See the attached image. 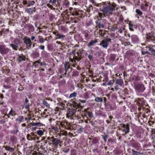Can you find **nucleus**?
I'll return each instance as SVG.
<instances>
[{
	"mask_svg": "<svg viewBox=\"0 0 155 155\" xmlns=\"http://www.w3.org/2000/svg\"><path fill=\"white\" fill-rule=\"evenodd\" d=\"M47 139L42 141L40 148L43 151L40 153L41 154H43L46 151V150L54 151L58 145L61 146V143L58 138L49 137H47Z\"/></svg>",
	"mask_w": 155,
	"mask_h": 155,
	"instance_id": "f257e3e1",
	"label": "nucleus"
},
{
	"mask_svg": "<svg viewBox=\"0 0 155 155\" xmlns=\"http://www.w3.org/2000/svg\"><path fill=\"white\" fill-rule=\"evenodd\" d=\"M102 7L100 8V11L102 13L99 12L97 17V19H104V17L112 14L117 8V4L114 2H102Z\"/></svg>",
	"mask_w": 155,
	"mask_h": 155,
	"instance_id": "f03ea898",
	"label": "nucleus"
},
{
	"mask_svg": "<svg viewBox=\"0 0 155 155\" xmlns=\"http://www.w3.org/2000/svg\"><path fill=\"white\" fill-rule=\"evenodd\" d=\"M63 14H64L63 19L64 21H68V22L70 21L71 19L73 18L71 17L72 16H75L76 18L78 17V19H79L80 17H81L82 12L76 8H70L69 10H65L63 12Z\"/></svg>",
	"mask_w": 155,
	"mask_h": 155,
	"instance_id": "7ed1b4c3",
	"label": "nucleus"
},
{
	"mask_svg": "<svg viewBox=\"0 0 155 155\" xmlns=\"http://www.w3.org/2000/svg\"><path fill=\"white\" fill-rule=\"evenodd\" d=\"M53 129L55 131L58 130L59 128L64 130H71L73 129L72 124L67 120H63L62 121H56L53 125Z\"/></svg>",
	"mask_w": 155,
	"mask_h": 155,
	"instance_id": "20e7f679",
	"label": "nucleus"
},
{
	"mask_svg": "<svg viewBox=\"0 0 155 155\" xmlns=\"http://www.w3.org/2000/svg\"><path fill=\"white\" fill-rule=\"evenodd\" d=\"M81 115L82 117V119L81 120L82 122L88 123V120L93 117L94 115L92 112L91 111L89 108L85 109L81 113Z\"/></svg>",
	"mask_w": 155,
	"mask_h": 155,
	"instance_id": "39448f33",
	"label": "nucleus"
},
{
	"mask_svg": "<svg viewBox=\"0 0 155 155\" xmlns=\"http://www.w3.org/2000/svg\"><path fill=\"white\" fill-rule=\"evenodd\" d=\"M135 101L137 102V104L139 106L138 108L139 111H140L142 109L143 113L147 114L148 112L150 111L148 108L145 109L143 105L145 104V101L143 98H137L135 99Z\"/></svg>",
	"mask_w": 155,
	"mask_h": 155,
	"instance_id": "423d86ee",
	"label": "nucleus"
},
{
	"mask_svg": "<svg viewBox=\"0 0 155 155\" xmlns=\"http://www.w3.org/2000/svg\"><path fill=\"white\" fill-rule=\"evenodd\" d=\"M95 23L97 27L99 28H106L108 22L106 19H97Z\"/></svg>",
	"mask_w": 155,
	"mask_h": 155,
	"instance_id": "0eeeda50",
	"label": "nucleus"
},
{
	"mask_svg": "<svg viewBox=\"0 0 155 155\" xmlns=\"http://www.w3.org/2000/svg\"><path fill=\"white\" fill-rule=\"evenodd\" d=\"M111 42V39L108 36L104 38V39L101 41L99 45L103 48L107 49L110 43Z\"/></svg>",
	"mask_w": 155,
	"mask_h": 155,
	"instance_id": "6e6552de",
	"label": "nucleus"
},
{
	"mask_svg": "<svg viewBox=\"0 0 155 155\" xmlns=\"http://www.w3.org/2000/svg\"><path fill=\"white\" fill-rule=\"evenodd\" d=\"M135 90L137 95L143 92L145 89L144 85L143 84H138L135 86Z\"/></svg>",
	"mask_w": 155,
	"mask_h": 155,
	"instance_id": "1a4fd4ad",
	"label": "nucleus"
},
{
	"mask_svg": "<svg viewBox=\"0 0 155 155\" xmlns=\"http://www.w3.org/2000/svg\"><path fill=\"white\" fill-rule=\"evenodd\" d=\"M27 139L29 141H33L35 142L36 140H38L39 138L35 135V133L31 132L28 134L26 136Z\"/></svg>",
	"mask_w": 155,
	"mask_h": 155,
	"instance_id": "9d476101",
	"label": "nucleus"
},
{
	"mask_svg": "<svg viewBox=\"0 0 155 155\" xmlns=\"http://www.w3.org/2000/svg\"><path fill=\"white\" fill-rule=\"evenodd\" d=\"M10 49L4 45H0V53L3 56L8 54Z\"/></svg>",
	"mask_w": 155,
	"mask_h": 155,
	"instance_id": "9b49d317",
	"label": "nucleus"
},
{
	"mask_svg": "<svg viewBox=\"0 0 155 155\" xmlns=\"http://www.w3.org/2000/svg\"><path fill=\"white\" fill-rule=\"evenodd\" d=\"M155 33L154 31H152L146 34V42L152 41L155 39Z\"/></svg>",
	"mask_w": 155,
	"mask_h": 155,
	"instance_id": "f8f14e48",
	"label": "nucleus"
},
{
	"mask_svg": "<svg viewBox=\"0 0 155 155\" xmlns=\"http://www.w3.org/2000/svg\"><path fill=\"white\" fill-rule=\"evenodd\" d=\"M121 128L120 129L122 130L124 133V134L123 135H125L129 132L130 130V124H121L120 125Z\"/></svg>",
	"mask_w": 155,
	"mask_h": 155,
	"instance_id": "ddd939ff",
	"label": "nucleus"
},
{
	"mask_svg": "<svg viewBox=\"0 0 155 155\" xmlns=\"http://www.w3.org/2000/svg\"><path fill=\"white\" fill-rule=\"evenodd\" d=\"M76 112V111L75 109H69L68 110L66 114L67 117L71 119H74V117L75 116V113Z\"/></svg>",
	"mask_w": 155,
	"mask_h": 155,
	"instance_id": "4468645a",
	"label": "nucleus"
},
{
	"mask_svg": "<svg viewBox=\"0 0 155 155\" xmlns=\"http://www.w3.org/2000/svg\"><path fill=\"white\" fill-rule=\"evenodd\" d=\"M24 43L26 45L27 48L28 49H30L31 48V45L32 43L28 37H25L23 39Z\"/></svg>",
	"mask_w": 155,
	"mask_h": 155,
	"instance_id": "2eb2a0df",
	"label": "nucleus"
},
{
	"mask_svg": "<svg viewBox=\"0 0 155 155\" xmlns=\"http://www.w3.org/2000/svg\"><path fill=\"white\" fill-rule=\"evenodd\" d=\"M53 33L55 35V39H60L61 41L64 40L65 35L60 33L57 31H53Z\"/></svg>",
	"mask_w": 155,
	"mask_h": 155,
	"instance_id": "dca6fc26",
	"label": "nucleus"
},
{
	"mask_svg": "<svg viewBox=\"0 0 155 155\" xmlns=\"http://www.w3.org/2000/svg\"><path fill=\"white\" fill-rule=\"evenodd\" d=\"M115 84L116 85V86H115L114 88L115 90L117 91L119 89L118 86L119 85L120 86H121L124 84L123 81L121 78V77H119L117 79H116Z\"/></svg>",
	"mask_w": 155,
	"mask_h": 155,
	"instance_id": "f3484780",
	"label": "nucleus"
},
{
	"mask_svg": "<svg viewBox=\"0 0 155 155\" xmlns=\"http://www.w3.org/2000/svg\"><path fill=\"white\" fill-rule=\"evenodd\" d=\"M148 2H144L140 6V8L143 11H147L150 9L149 5Z\"/></svg>",
	"mask_w": 155,
	"mask_h": 155,
	"instance_id": "a211bd4d",
	"label": "nucleus"
},
{
	"mask_svg": "<svg viewBox=\"0 0 155 155\" xmlns=\"http://www.w3.org/2000/svg\"><path fill=\"white\" fill-rule=\"evenodd\" d=\"M70 2L68 0H64L63 1V4L61 5L60 4V9L61 10L63 8H68L69 6Z\"/></svg>",
	"mask_w": 155,
	"mask_h": 155,
	"instance_id": "6ab92c4d",
	"label": "nucleus"
},
{
	"mask_svg": "<svg viewBox=\"0 0 155 155\" xmlns=\"http://www.w3.org/2000/svg\"><path fill=\"white\" fill-rule=\"evenodd\" d=\"M132 143V147L137 150H141V147L140 143L135 140Z\"/></svg>",
	"mask_w": 155,
	"mask_h": 155,
	"instance_id": "aec40b11",
	"label": "nucleus"
},
{
	"mask_svg": "<svg viewBox=\"0 0 155 155\" xmlns=\"http://www.w3.org/2000/svg\"><path fill=\"white\" fill-rule=\"evenodd\" d=\"M61 2V0H50L49 2L55 6H58L59 8Z\"/></svg>",
	"mask_w": 155,
	"mask_h": 155,
	"instance_id": "412c9836",
	"label": "nucleus"
},
{
	"mask_svg": "<svg viewBox=\"0 0 155 155\" xmlns=\"http://www.w3.org/2000/svg\"><path fill=\"white\" fill-rule=\"evenodd\" d=\"M106 28H108L110 31H114L117 29V27L114 25H111L110 23H108Z\"/></svg>",
	"mask_w": 155,
	"mask_h": 155,
	"instance_id": "4be33fe9",
	"label": "nucleus"
},
{
	"mask_svg": "<svg viewBox=\"0 0 155 155\" xmlns=\"http://www.w3.org/2000/svg\"><path fill=\"white\" fill-rule=\"evenodd\" d=\"M71 106L74 108L76 111L79 108H82V106L79 104L76 103L74 101H73L72 103L71 104Z\"/></svg>",
	"mask_w": 155,
	"mask_h": 155,
	"instance_id": "5701e85b",
	"label": "nucleus"
},
{
	"mask_svg": "<svg viewBox=\"0 0 155 155\" xmlns=\"http://www.w3.org/2000/svg\"><path fill=\"white\" fill-rule=\"evenodd\" d=\"M85 52V51L84 50L78 51L77 53L78 57H76V59L78 61L81 60L82 58L84 56V54L85 53H83Z\"/></svg>",
	"mask_w": 155,
	"mask_h": 155,
	"instance_id": "b1692460",
	"label": "nucleus"
},
{
	"mask_svg": "<svg viewBox=\"0 0 155 155\" xmlns=\"http://www.w3.org/2000/svg\"><path fill=\"white\" fill-rule=\"evenodd\" d=\"M25 56L23 54H18L17 55V60L19 62L25 61Z\"/></svg>",
	"mask_w": 155,
	"mask_h": 155,
	"instance_id": "393cba45",
	"label": "nucleus"
},
{
	"mask_svg": "<svg viewBox=\"0 0 155 155\" xmlns=\"http://www.w3.org/2000/svg\"><path fill=\"white\" fill-rule=\"evenodd\" d=\"M10 141L12 144L16 143H17V138L14 135H12L10 136Z\"/></svg>",
	"mask_w": 155,
	"mask_h": 155,
	"instance_id": "a878e982",
	"label": "nucleus"
},
{
	"mask_svg": "<svg viewBox=\"0 0 155 155\" xmlns=\"http://www.w3.org/2000/svg\"><path fill=\"white\" fill-rule=\"evenodd\" d=\"M135 12L136 13V14L135 15V16L136 18H139V17L141 18L143 17L142 16L143 14V12L139 9H137L135 10Z\"/></svg>",
	"mask_w": 155,
	"mask_h": 155,
	"instance_id": "bb28decb",
	"label": "nucleus"
},
{
	"mask_svg": "<svg viewBox=\"0 0 155 155\" xmlns=\"http://www.w3.org/2000/svg\"><path fill=\"white\" fill-rule=\"evenodd\" d=\"M89 34L90 32L89 31H83V34L84 35V39L85 40H87L90 38L91 36Z\"/></svg>",
	"mask_w": 155,
	"mask_h": 155,
	"instance_id": "cd10ccee",
	"label": "nucleus"
},
{
	"mask_svg": "<svg viewBox=\"0 0 155 155\" xmlns=\"http://www.w3.org/2000/svg\"><path fill=\"white\" fill-rule=\"evenodd\" d=\"M101 80H102L103 81L106 82L108 80V76L106 74H102V76H101L100 77Z\"/></svg>",
	"mask_w": 155,
	"mask_h": 155,
	"instance_id": "c85d7f7f",
	"label": "nucleus"
},
{
	"mask_svg": "<svg viewBox=\"0 0 155 155\" xmlns=\"http://www.w3.org/2000/svg\"><path fill=\"white\" fill-rule=\"evenodd\" d=\"M98 41L97 39H94L91 40L87 45V46L90 47L95 45Z\"/></svg>",
	"mask_w": 155,
	"mask_h": 155,
	"instance_id": "c756f323",
	"label": "nucleus"
},
{
	"mask_svg": "<svg viewBox=\"0 0 155 155\" xmlns=\"http://www.w3.org/2000/svg\"><path fill=\"white\" fill-rule=\"evenodd\" d=\"M89 1L93 5L96 6V7H101L102 5V2L101 3H97L94 0H89Z\"/></svg>",
	"mask_w": 155,
	"mask_h": 155,
	"instance_id": "7c9ffc66",
	"label": "nucleus"
},
{
	"mask_svg": "<svg viewBox=\"0 0 155 155\" xmlns=\"http://www.w3.org/2000/svg\"><path fill=\"white\" fill-rule=\"evenodd\" d=\"M91 94L92 95H94V97H95V95L93 94L90 91H87L84 93V96L85 99H87L89 97V96Z\"/></svg>",
	"mask_w": 155,
	"mask_h": 155,
	"instance_id": "2f4dec72",
	"label": "nucleus"
},
{
	"mask_svg": "<svg viewBox=\"0 0 155 155\" xmlns=\"http://www.w3.org/2000/svg\"><path fill=\"white\" fill-rule=\"evenodd\" d=\"M29 17L28 16H23L21 18V20L23 23L25 24L28 23L29 21Z\"/></svg>",
	"mask_w": 155,
	"mask_h": 155,
	"instance_id": "473e14b6",
	"label": "nucleus"
},
{
	"mask_svg": "<svg viewBox=\"0 0 155 155\" xmlns=\"http://www.w3.org/2000/svg\"><path fill=\"white\" fill-rule=\"evenodd\" d=\"M41 54L42 56L44 58H48L50 56V53L45 51L41 52Z\"/></svg>",
	"mask_w": 155,
	"mask_h": 155,
	"instance_id": "72a5a7b5",
	"label": "nucleus"
},
{
	"mask_svg": "<svg viewBox=\"0 0 155 155\" xmlns=\"http://www.w3.org/2000/svg\"><path fill=\"white\" fill-rule=\"evenodd\" d=\"M27 13L30 15L32 14L35 12V8H27L26 10Z\"/></svg>",
	"mask_w": 155,
	"mask_h": 155,
	"instance_id": "f704fd0d",
	"label": "nucleus"
},
{
	"mask_svg": "<svg viewBox=\"0 0 155 155\" xmlns=\"http://www.w3.org/2000/svg\"><path fill=\"white\" fill-rule=\"evenodd\" d=\"M41 61L40 59L35 61L32 64L33 65L35 68H38L39 65H40Z\"/></svg>",
	"mask_w": 155,
	"mask_h": 155,
	"instance_id": "c9c22d12",
	"label": "nucleus"
},
{
	"mask_svg": "<svg viewBox=\"0 0 155 155\" xmlns=\"http://www.w3.org/2000/svg\"><path fill=\"white\" fill-rule=\"evenodd\" d=\"M29 100L27 98H26L25 99V101L24 102V105H25V108L27 110H28L29 109V104L28 103Z\"/></svg>",
	"mask_w": 155,
	"mask_h": 155,
	"instance_id": "e433bc0d",
	"label": "nucleus"
},
{
	"mask_svg": "<svg viewBox=\"0 0 155 155\" xmlns=\"http://www.w3.org/2000/svg\"><path fill=\"white\" fill-rule=\"evenodd\" d=\"M10 46L15 50L17 51L18 49V44H10Z\"/></svg>",
	"mask_w": 155,
	"mask_h": 155,
	"instance_id": "4c0bfd02",
	"label": "nucleus"
},
{
	"mask_svg": "<svg viewBox=\"0 0 155 155\" xmlns=\"http://www.w3.org/2000/svg\"><path fill=\"white\" fill-rule=\"evenodd\" d=\"M132 41L134 43H137L139 41V39L136 36H133L131 37Z\"/></svg>",
	"mask_w": 155,
	"mask_h": 155,
	"instance_id": "58836bf2",
	"label": "nucleus"
},
{
	"mask_svg": "<svg viewBox=\"0 0 155 155\" xmlns=\"http://www.w3.org/2000/svg\"><path fill=\"white\" fill-rule=\"evenodd\" d=\"M65 69L66 72H68L69 69H71L70 65L68 62H66L64 64Z\"/></svg>",
	"mask_w": 155,
	"mask_h": 155,
	"instance_id": "ea45409f",
	"label": "nucleus"
},
{
	"mask_svg": "<svg viewBox=\"0 0 155 155\" xmlns=\"http://www.w3.org/2000/svg\"><path fill=\"white\" fill-rule=\"evenodd\" d=\"M24 117L23 116L21 115L19 116L15 120L17 121H19L20 122H23L24 121Z\"/></svg>",
	"mask_w": 155,
	"mask_h": 155,
	"instance_id": "a19ab883",
	"label": "nucleus"
},
{
	"mask_svg": "<svg viewBox=\"0 0 155 155\" xmlns=\"http://www.w3.org/2000/svg\"><path fill=\"white\" fill-rule=\"evenodd\" d=\"M39 55V54L38 52H35L31 54V57L33 58H38Z\"/></svg>",
	"mask_w": 155,
	"mask_h": 155,
	"instance_id": "79ce46f5",
	"label": "nucleus"
},
{
	"mask_svg": "<svg viewBox=\"0 0 155 155\" xmlns=\"http://www.w3.org/2000/svg\"><path fill=\"white\" fill-rule=\"evenodd\" d=\"M16 114V112L14 111L13 109L11 108V109L9 112V115H10L12 116H15Z\"/></svg>",
	"mask_w": 155,
	"mask_h": 155,
	"instance_id": "37998d69",
	"label": "nucleus"
},
{
	"mask_svg": "<svg viewBox=\"0 0 155 155\" xmlns=\"http://www.w3.org/2000/svg\"><path fill=\"white\" fill-rule=\"evenodd\" d=\"M28 30L30 32H33L34 31L35 28L34 26L31 24H29L28 26Z\"/></svg>",
	"mask_w": 155,
	"mask_h": 155,
	"instance_id": "c03bdc74",
	"label": "nucleus"
},
{
	"mask_svg": "<svg viewBox=\"0 0 155 155\" xmlns=\"http://www.w3.org/2000/svg\"><path fill=\"white\" fill-rule=\"evenodd\" d=\"M129 28L130 30L132 31H134V28H135V25L132 23L130 22L129 24Z\"/></svg>",
	"mask_w": 155,
	"mask_h": 155,
	"instance_id": "a18cd8bd",
	"label": "nucleus"
},
{
	"mask_svg": "<svg viewBox=\"0 0 155 155\" xmlns=\"http://www.w3.org/2000/svg\"><path fill=\"white\" fill-rule=\"evenodd\" d=\"M94 101L97 102H103V99L102 97H95Z\"/></svg>",
	"mask_w": 155,
	"mask_h": 155,
	"instance_id": "49530a36",
	"label": "nucleus"
},
{
	"mask_svg": "<svg viewBox=\"0 0 155 155\" xmlns=\"http://www.w3.org/2000/svg\"><path fill=\"white\" fill-rule=\"evenodd\" d=\"M66 84V81L64 79L61 80L59 83V85L60 87L64 86Z\"/></svg>",
	"mask_w": 155,
	"mask_h": 155,
	"instance_id": "de8ad7c7",
	"label": "nucleus"
},
{
	"mask_svg": "<svg viewBox=\"0 0 155 155\" xmlns=\"http://www.w3.org/2000/svg\"><path fill=\"white\" fill-rule=\"evenodd\" d=\"M42 124L40 122L36 123H31L30 125L32 126H37L38 127H40L41 126Z\"/></svg>",
	"mask_w": 155,
	"mask_h": 155,
	"instance_id": "09e8293b",
	"label": "nucleus"
},
{
	"mask_svg": "<svg viewBox=\"0 0 155 155\" xmlns=\"http://www.w3.org/2000/svg\"><path fill=\"white\" fill-rule=\"evenodd\" d=\"M77 94L76 92H74L70 94L69 96V98H71L75 97L77 96Z\"/></svg>",
	"mask_w": 155,
	"mask_h": 155,
	"instance_id": "8fccbe9b",
	"label": "nucleus"
},
{
	"mask_svg": "<svg viewBox=\"0 0 155 155\" xmlns=\"http://www.w3.org/2000/svg\"><path fill=\"white\" fill-rule=\"evenodd\" d=\"M34 133H35V134L36 133L37 134L40 136H41L44 134V132L41 130H38L36 132Z\"/></svg>",
	"mask_w": 155,
	"mask_h": 155,
	"instance_id": "3c124183",
	"label": "nucleus"
},
{
	"mask_svg": "<svg viewBox=\"0 0 155 155\" xmlns=\"http://www.w3.org/2000/svg\"><path fill=\"white\" fill-rule=\"evenodd\" d=\"M38 41L39 42H38V43L39 42L40 43H42L45 41V40L42 36H38Z\"/></svg>",
	"mask_w": 155,
	"mask_h": 155,
	"instance_id": "603ef678",
	"label": "nucleus"
},
{
	"mask_svg": "<svg viewBox=\"0 0 155 155\" xmlns=\"http://www.w3.org/2000/svg\"><path fill=\"white\" fill-rule=\"evenodd\" d=\"M117 31L116 32L117 34L118 35L119 34H122L123 32L124 31V28L122 29V28L118 29L117 28Z\"/></svg>",
	"mask_w": 155,
	"mask_h": 155,
	"instance_id": "864d4df0",
	"label": "nucleus"
},
{
	"mask_svg": "<svg viewBox=\"0 0 155 155\" xmlns=\"http://www.w3.org/2000/svg\"><path fill=\"white\" fill-rule=\"evenodd\" d=\"M102 138L104 140V142H106L107 140V139L109 135L107 134H106L104 135H101Z\"/></svg>",
	"mask_w": 155,
	"mask_h": 155,
	"instance_id": "5fc2aeb1",
	"label": "nucleus"
},
{
	"mask_svg": "<svg viewBox=\"0 0 155 155\" xmlns=\"http://www.w3.org/2000/svg\"><path fill=\"white\" fill-rule=\"evenodd\" d=\"M144 114H143L141 117H140V118L141 119H142L143 121H146L147 120V117L145 115V114L144 113H143Z\"/></svg>",
	"mask_w": 155,
	"mask_h": 155,
	"instance_id": "6e6d98bb",
	"label": "nucleus"
},
{
	"mask_svg": "<svg viewBox=\"0 0 155 155\" xmlns=\"http://www.w3.org/2000/svg\"><path fill=\"white\" fill-rule=\"evenodd\" d=\"M5 148L7 150L9 151L10 152H12L14 150V149L12 147H11L9 146H6L5 147Z\"/></svg>",
	"mask_w": 155,
	"mask_h": 155,
	"instance_id": "4d7b16f0",
	"label": "nucleus"
},
{
	"mask_svg": "<svg viewBox=\"0 0 155 155\" xmlns=\"http://www.w3.org/2000/svg\"><path fill=\"white\" fill-rule=\"evenodd\" d=\"M114 79L110 80L108 82L107 84L108 85H111L114 84Z\"/></svg>",
	"mask_w": 155,
	"mask_h": 155,
	"instance_id": "13d9d810",
	"label": "nucleus"
},
{
	"mask_svg": "<svg viewBox=\"0 0 155 155\" xmlns=\"http://www.w3.org/2000/svg\"><path fill=\"white\" fill-rule=\"evenodd\" d=\"M43 105L47 107H49L50 105L49 104H48V102L45 101V100H44L42 102Z\"/></svg>",
	"mask_w": 155,
	"mask_h": 155,
	"instance_id": "bf43d9fd",
	"label": "nucleus"
},
{
	"mask_svg": "<svg viewBox=\"0 0 155 155\" xmlns=\"http://www.w3.org/2000/svg\"><path fill=\"white\" fill-rule=\"evenodd\" d=\"M116 58V55L114 54H112L110 55V60L114 61Z\"/></svg>",
	"mask_w": 155,
	"mask_h": 155,
	"instance_id": "052dcab7",
	"label": "nucleus"
},
{
	"mask_svg": "<svg viewBox=\"0 0 155 155\" xmlns=\"http://www.w3.org/2000/svg\"><path fill=\"white\" fill-rule=\"evenodd\" d=\"M4 73L7 75H9L10 74V70L8 69H5L4 71Z\"/></svg>",
	"mask_w": 155,
	"mask_h": 155,
	"instance_id": "680f3d73",
	"label": "nucleus"
},
{
	"mask_svg": "<svg viewBox=\"0 0 155 155\" xmlns=\"http://www.w3.org/2000/svg\"><path fill=\"white\" fill-rule=\"evenodd\" d=\"M79 74L77 71H74L73 72V74L72 75V76L73 77H77L79 75Z\"/></svg>",
	"mask_w": 155,
	"mask_h": 155,
	"instance_id": "e2e57ef3",
	"label": "nucleus"
},
{
	"mask_svg": "<svg viewBox=\"0 0 155 155\" xmlns=\"http://www.w3.org/2000/svg\"><path fill=\"white\" fill-rule=\"evenodd\" d=\"M35 3V2L34 1H28V6H30L33 5Z\"/></svg>",
	"mask_w": 155,
	"mask_h": 155,
	"instance_id": "0e129e2a",
	"label": "nucleus"
},
{
	"mask_svg": "<svg viewBox=\"0 0 155 155\" xmlns=\"http://www.w3.org/2000/svg\"><path fill=\"white\" fill-rule=\"evenodd\" d=\"M136 135L137 138H140L141 136V133L139 130L137 131Z\"/></svg>",
	"mask_w": 155,
	"mask_h": 155,
	"instance_id": "69168bd1",
	"label": "nucleus"
},
{
	"mask_svg": "<svg viewBox=\"0 0 155 155\" xmlns=\"http://www.w3.org/2000/svg\"><path fill=\"white\" fill-rule=\"evenodd\" d=\"M132 151L133 155H139V154L140 153L139 152H138L134 149H132Z\"/></svg>",
	"mask_w": 155,
	"mask_h": 155,
	"instance_id": "338daca9",
	"label": "nucleus"
},
{
	"mask_svg": "<svg viewBox=\"0 0 155 155\" xmlns=\"http://www.w3.org/2000/svg\"><path fill=\"white\" fill-rule=\"evenodd\" d=\"M149 50L153 55L155 56V49H153V48H150L149 49Z\"/></svg>",
	"mask_w": 155,
	"mask_h": 155,
	"instance_id": "774afa93",
	"label": "nucleus"
}]
</instances>
